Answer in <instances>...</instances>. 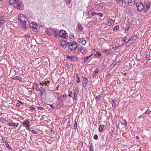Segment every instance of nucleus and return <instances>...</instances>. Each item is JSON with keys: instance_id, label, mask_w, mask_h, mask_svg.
<instances>
[{"instance_id": "4be33fe9", "label": "nucleus", "mask_w": 151, "mask_h": 151, "mask_svg": "<svg viewBox=\"0 0 151 151\" xmlns=\"http://www.w3.org/2000/svg\"><path fill=\"white\" fill-rule=\"evenodd\" d=\"M93 146L92 143H91L90 145V151H93Z\"/></svg>"}, {"instance_id": "bf43d9fd", "label": "nucleus", "mask_w": 151, "mask_h": 151, "mask_svg": "<svg viewBox=\"0 0 151 151\" xmlns=\"http://www.w3.org/2000/svg\"><path fill=\"white\" fill-rule=\"evenodd\" d=\"M46 32L49 35H51V32H49V31H46Z\"/></svg>"}, {"instance_id": "8fccbe9b", "label": "nucleus", "mask_w": 151, "mask_h": 151, "mask_svg": "<svg viewBox=\"0 0 151 151\" xmlns=\"http://www.w3.org/2000/svg\"><path fill=\"white\" fill-rule=\"evenodd\" d=\"M14 0H10V3L11 4H14Z\"/></svg>"}, {"instance_id": "2eb2a0df", "label": "nucleus", "mask_w": 151, "mask_h": 151, "mask_svg": "<svg viewBox=\"0 0 151 151\" xmlns=\"http://www.w3.org/2000/svg\"><path fill=\"white\" fill-rule=\"evenodd\" d=\"M145 4L146 5V8L147 10L149 9L150 6V4L147 1H146L145 2Z\"/></svg>"}, {"instance_id": "f03ea898", "label": "nucleus", "mask_w": 151, "mask_h": 151, "mask_svg": "<svg viewBox=\"0 0 151 151\" xmlns=\"http://www.w3.org/2000/svg\"><path fill=\"white\" fill-rule=\"evenodd\" d=\"M14 7L17 9L22 10L24 9V4L22 1H20L19 3L17 4H15Z\"/></svg>"}, {"instance_id": "e433bc0d", "label": "nucleus", "mask_w": 151, "mask_h": 151, "mask_svg": "<svg viewBox=\"0 0 151 151\" xmlns=\"http://www.w3.org/2000/svg\"><path fill=\"white\" fill-rule=\"evenodd\" d=\"M19 1H19V0H14V6L15 4H18V3L19 2Z\"/></svg>"}, {"instance_id": "c85d7f7f", "label": "nucleus", "mask_w": 151, "mask_h": 151, "mask_svg": "<svg viewBox=\"0 0 151 151\" xmlns=\"http://www.w3.org/2000/svg\"><path fill=\"white\" fill-rule=\"evenodd\" d=\"M119 26L116 25L114 27V28L113 29V30L114 31H115V30L119 29Z\"/></svg>"}, {"instance_id": "5fc2aeb1", "label": "nucleus", "mask_w": 151, "mask_h": 151, "mask_svg": "<svg viewBox=\"0 0 151 151\" xmlns=\"http://www.w3.org/2000/svg\"><path fill=\"white\" fill-rule=\"evenodd\" d=\"M100 95H98V96H96V98L98 99H100Z\"/></svg>"}, {"instance_id": "7ed1b4c3", "label": "nucleus", "mask_w": 151, "mask_h": 151, "mask_svg": "<svg viewBox=\"0 0 151 151\" xmlns=\"http://www.w3.org/2000/svg\"><path fill=\"white\" fill-rule=\"evenodd\" d=\"M18 19L20 23L23 22L27 20V18L22 14H20L18 15Z\"/></svg>"}, {"instance_id": "473e14b6", "label": "nucleus", "mask_w": 151, "mask_h": 151, "mask_svg": "<svg viewBox=\"0 0 151 151\" xmlns=\"http://www.w3.org/2000/svg\"><path fill=\"white\" fill-rule=\"evenodd\" d=\"M97 14V13H96V12L93 11L92 12H91V15L92 16H94L95 15H96Z\"/></svg>"}, {"instance_id": "2f4dec72", "label": "nucleus", "mask_w": 151, "mask_h": 151, "mask_svg": "<svg viewBox=\"0 0 151 151\" xmlns=\"http://www.w3.org/2000/svg\"><path fill=\"white\" fill-rule=\"evenodd\" d=\"M103 52L106 55H110V52L109 50H105Z\"/></svg>"}, {"instance_id": "f8f14e48", "label": "nucleus", "mask_w": 151, "mask_h": 151, "mask_svg": "<svg viewBox=\"0 0 151 151\" xmlns=\"http://www.w3.org/2000/svg\"><path fill=\"white\" fill-rule=\"evenodd\" d=\"M136 40V39L135 38H133V37H132L128 40V42H129L130 44H132L133 42L135 41Z\"/></svg>"}, {"instance_id": "a19ab883", "label": "nucleus", "mask_w": 151, "mask_h": 151, "mask_svg": "<svg viewBox=\"0 0 151 151\" xmlns=\"http://www.w3.org/2000/svg\"><path fill=\"white\" fill-rule=\"evenodd\" d=\"M86 43V41L85 40H84L83 41H82L81 42V44L82 45H85Z\"/></svg>"}, {"instance_id": "6e6552de", "label": "nucleus", "mask_w": 151, "mask_h": 151, "mask_svg": "<svg viewBox=\"0 0 151 151\" xmlns=\"http://www.w3.org/2000/svg\"><path fill=\"white\" fill-rule=\"evenodd\" d=\"M38 91L40 92V94H41L40 96L41 98H42V95H43V93L44 94L46 92V91L45 89L44 88L42 87L39 88V89L38 90Z\"/></svg>"}, {"instance_id": "f257e3e1", "label": "nucleus", "mask_w": 151, "mask_h": 151, "mask_svg": "<svg viewBox=\"0 0 151 151\" xmlns=\"http://www.w3.org/2000/svg\"><path fill=\"white\" fill-rule=\"evenodd\" d=\"M65 32V31L63 29H61L58 32V37L64 38V39H62L61 40L60 44L61 46L63 47L64 49L66 48V40L65 39H65H66V33Z\"/></svg>"}, {"instance_id": "6e6d98bb", "label": "nucleus", "mask_w": 151, "mask_h": 151, "mask_svg": "<svg viewBox=\"0 0 151 151\" xmlns=\"http://www.w3.org/2000/svg\"><path fill=\"white\" fill-rule=\"evenodd\" d=\"M91 10L89 11L88 12V15H90V14L91 15Z\"/></svg>"}, {"instance_id": "680f3d73", "label": "nucleus", "mask_w": 151, "mask_h": 151, "mask_svg": "<svg viewBox=\"0 0 151 151\" xmlns=\"http://www.w3.org/2000/svg\"><path fill=\"white\" fill-rule=\"evenodd\" d=\"M129 27H128L127 28H126L125 29V30L126 31H127L128 30Z\"/></svg>"}, {"instance_id": "052dcab7", "label": "nucleus", "mask_w": 151, "mask_h": 151, "mask_svg": "<svg viewBox=\"0 0 151 151\" xmlns=\"http://www.w3.org/2000/svg\"><path fill=\"white\" fill-rule=\"evenodd\" d=\"M72 92H70V93L68 94V96L70 97H71V95L72 94Z\"/></svg>"}, {"instance_id": "f704fd0d", "label": "nucleus", "mask_w": 151, "mask_h": 151, "mask_svg": "<svg viewBox=\"0 0 151 151\" xmlns=\"http://www.w3.org/2000/svg\"><path fill=\"white\" fill-rule=\"evenodd\" d=\"M78 27L79 30H82V27L80 23L78 24Z\"/></svg>"}, {"instance_id": "a878e982", "label": "nucleus", "mask_w": 151, "mask_h": 151, "mask_svg": "<svg viewBox=\"0 0 151 151\" xmlns=\"http://www.w3.org/2000/svg\"><path fill=\"white\" fill-rule=\"evenodd\" d=\"M24 125L26 126L28 128V129H29V127L30 125L29 124V122H24Z\"/></svg>"}, {"instance_id": "4c0bfd02", "label": "nucleus", "mask_w": 151, "mask_h": 151, "mask_svg": "<svg viewBox=\"0 0 151 151\" xmlns=\"http://www.w3.org/2000/svg\"><path fill=\"white\" fill-rule=\"evenodd\" d=\"M122 45L117 47H113L112 49L114 50H116L119 47H120Z\"/></svg>"}, {"instance_id": "7c9ffc66", "label": "nucleus", "mask_w": 151, "mask_h": 151, "mask_svg": "<svg viewBox=\"0 0 151 151\" xmlns=\"http://www.w3.org/2000/svg\"><path fill=\"white\" fill-rule=\"evenodd\" d=\"M54 35L56 37H58L59 36V32L55 31L54 33Z\"/></svg>"}, {"instance_id": "864d4df0", "label": "nucleus", "mask_w": 151, "mask_h": 151, "mask_svg": "<svg viewBox=\"0 0 151 151\" xmlns=\"http://www.w3.org/2000/svg\"><path fill=\"white\" fill-rule=\"evenodd\" d=\"M2 141H3L4 142H5V143L7 142L6 140L4 138H2Z\"/></svg>"}, {"instance_id": "e2e57ef3", "label": "nucleus", "mask_w": 151, "mask_h": 151, "mask_svg": "<svg viewBox=\"0 0 151 151\" xmlns=\"http://www.w3.org/2000/svg\"><path fill=\"white\" fill-rule=\"evenodd\" d=\"M116 63L115 62H114L111 65H113L114 66L116 65Z\"/></svg>"}, {"instance_id": "bb28decb", "label": "nucleus", "mask_w": 151, "mask_h": 151, "mask_svg": "<svg viewBox=\"0 0 151 151\" xmlns=\"http://www.w3.org/2000/svg\"><path fill=\"white\" fill-rule=\"evenodd\" d=\"M8 124L10 126H14L16 125V124L15 123H9Z\"/></svg>"}, {"instance_id": "774afa93", "label": "nucleus", "mask_w": 151, "mask_h": 151, "mask_svg": "<svg viewBox=\"0 0 151 151\" xmlns=\"http://www.w3.org/2000/svg\"><path fill=\"white\" fill-rule=\"evenodd\" d=\"M80 143H81V147H82V146H83V143L82 141H81V142Z\"/></svg>"}, {"instance_id": "de8ad7c7", "label": "nucleus", "mask_w": 151, "mask_h": 151, "mask_svg": "<svg viewBox=\"0 0 151 151\" xmlns=\"http://www.w3.org/2000/svg\"><path fill=\"white\" fill-rule=\"evenodd\" d=\"M84 40L85 39L83 38H80L78 39L81 42L83 41V40Z\"/></svg>"}, {"instance_id": "69168bd1", "label": "nucleus", "mask_w": 151, "mask_h": 151, "mask_svg": "<svg viewBox=\"0 0 151 151\" xmlns=\"http://www.w3.org/2000/svg\"><path fill=\"white\" fill-rule=\"evenodd\" d=\"M111 24V23H110V22L109 21V22H108V25L109 26H110L111 25V24Z\"/></svg>"}, {"instance_id": "9b49d317", "label": "nucleus", "mask_w": 151, "mask_h": 151, "mask_svg": "<svg viewBox=\"0 0 151 151\" xmlns=\"http://www.w3.org/2000/svg\"><path fill=\"white\" fill-rule=\"evenodd\" d=\"M27 20L23 22L20 23V24L21 25L22 27V28H26L28 25L27 24Z\"/></svg>"}, {"instance_id": "0eeeda50", "label": "nucleus", "mask_w": 151, "mask_h": 151, "mask_svg": "<svg viewBox=\"0 0 151 151\" xmlns=\"http://www.w3.org/2000/svg\"><path fill=\"white\" fill-rule=\"evenodd\" d=\"M76 58L74 56L67 55V59L71 61H74L76 60Z\"/></svg>"}, {"instance_id": "49530a36", "label": "nucleus", "mask_w": 151, "mask_h": 151, "mask_svg": "<svg viewBox=\"0 0 151 151\" xmlns=\"http://www.w3.org/2000/svg\"><path fill=\"white\" fill-rule=\"evenodd\" d=\"M98 14H97V15H99L101 17H103V14L101 13H97Z\"/></svg>"}, {"instance_id": "20e7f679", "label": "nucleus", "mask_w": 151, "mask_h": 151, "mask_svg": "<svg viewBox=\"0 0 151 151\" xmlns=\"http://www.w3.org/2000/svg\"><path fill=\"white\" fill-rule=\"evenodd\" d=\"M69 43L70 44L71 48L72 49L73 52H75L78 47L77 43L76 42H70Z\"/></svg>"}, {"instance_id": "603ef678", "label": "nucleus", "mask_w": 151, "mask_h": 151, "mask_svg": "<svg viewBox=\"0 0 151 151\" xmlns=\"http://www.w3.org/2000/svg\"><path fill=\"white\" fill-rule=\"evenodd\" d=\"M132 37H133V38H135V39L136 40L137 39V35H134V36H132Z\"/></svg>"}, {"instance_id": "79ce46f5", "label": "nucleus", "mask_w": 151, "mask_h": 151, "mask_svg": "<svg viewBox=\"0 0 151 151\" xmlns=\"http://www.w3.org/2000/svg\"><path fill=\"white\" fill-rule=\"evenodd\" d=\"M32 132L35 134H37V132L36 131H35L34 130H31Z\"/></svg>"}, {"instance_id": "338daca9", "label": "nucleus", "mask_w": 151, "mask_h": 151, "mask_svg": "<svg viewBox=\"0 0 151 151\" xmlns=\"http://www.w3.org/2000/svg\"><path fill=\"white\" fill-rule=\"evenodd\" d=\"M38 108L39 109H40V110H41V109H42V107H41V106H39V107H38Z\"/></svg>"}, {"instance_id": "b1692460", "label": "nucleus", "mask_w": 151, "mask_h": 151, "mask_svg": "<svg viewBox=\"0 0 151 151\" xmlns=\"http://www.w3.org/2000/svg\"><path fill=\"white\" fill-rule=\"evenodd\" d=\"M150 56L149 54H147L146 55V58L147 61H149L150 59Z\"/></svg>"}, {"instance_id": "412c9836", "label": "nucleus", "mask_w": 151, "mask_h": 151, "mask_svg": "<svg viewBox=\"0 0 151 151\" xmlns=\"http://www.w3.org/2000/svg\"><path fill=\"white\" fill-rule=\"evenodd\" d=\"M86 50V49H84L83 47H81V50H80V52L81 53H84V52L86 53V52L85 51Z\"/></svg>"}, {"instance_id": "c756f323", "label": "nucleus", "mask_w": 151, "mask_h": 151, "mask_svg": "<svg viewBox=\"0 0 151 151\" xmlns=\"http://www.w3.org/2000/svg\"><path fill=\"white\" fill-rule=\"evenodd\" d=\"M116 2H117L120 4H123V0H116Z\"/></svg>"}, {"instance_id": "c9c22d12", "label": "nucleus", "mask_w": 151, "mask_h": 151, "mask_svg": "<svg viewBox=\"0 0 151 151\" xmlns=\"http://www.w3.org/2000/svg\"><path fill=\"white\" fill-rule=\"evenodd\" d=\"M77 78V82L78 83H79L80 82V79L78 76H76Z\"/></svg>"}, {"instance_id": "a18cd8bd", "label": "nucleus", "mask_w": 151, "mask_h": 151, "mask_svg": "<svg viewBox=\"0 0 151 151\" xmlns=\"http://www.w3.org/2000/svg\"><path fill=\"white\" fill-rule=\"evenodd\" d=\"M109 21L110 22V23H111V24H112L114 23V20H111V19H109Z\"/></svg>"}, {"instance_id": "ddd939ff", "label": "nucleus", "mask_w": 151, "mask_h": 151, "mask_svg": "<svg viewBox=\"0 0 151 151\" xmlns=\"http://www.w3.org/2000/svg\"><path fill=\"white\" fill-rule=\"evenodd\" d=\"M68 46V49H67V51L69 52H70L71 51L73 50L71 48V46L70 45V44L69 43V42H67V47Z\"/></svg>"}, {"instance_id": "393cba45", "label": "nucleus", "mask_w": 151, "mask_h": 151, "mask_svg": "<svg viewBox=\"0 0 151 151\" xmlns=\"http://www.w3.org/2000/svg\"><path fill=\"white\" fill-rule=\"evenodd\" d=\"M94 56L99 57L101 56V54L100 53L99 51H97L96 54L94 55Z\"/></svg>"}, {"instance_id": "ea45409f", "label": "nucleus", "mask_w": 151, "mask_h": 151, "mask_svg": "<svg viewBox=\"0 0 151 151\" xmlns=\"http://www.w3.org/2000/svg\"><path fill=\"white\" fill-rule=\"evenodd\" d=\"M73 37H74V36L73 35H69V36L68 38L70 39H73Z\"/></svg>"}, {"instance_id": "f3484780", "label": "nucleus", "mask_w": 151, "mask_h": 151, "mask_svg": "<svg viewBox=\"0 0 151 151\" xmlns=\"http://www.w3.org/2000/svg\"><path fill=\"white\" fill-rule=\"evenodd\" d=\"M66 98V95H63L59 97V99L60 100L62 101H64Z\"/></svg>"}, {"instance_id": "39448f33", "label": "nucleus", "mask_w": 151, "mask_h": 151, "mask_svg": "<svg viewBox=\"0 0 151 151\" xmlns=\"http://www.w3.org/2000/svg\"><path fill=\"white\" fill-rule=\"evenodd\" d=\"M136 6L137 7V10L138 11H142L144 8V6L141 2L139 3H136Z\"/></svg>"}, {"instance_id": "dca6fc26", "label": "nucleus", "mask_w": 151, "mask_h": 151, "mask_svg": "<svg viewBox=\"0 0 151 151\" xmlns=\"http://www.w3.org/2000/svg\"><path fill=\"white\" fill-rule=\"evenodd\" d=\"M35 25L33 24H30V25H29L30 27H31L33 31H35V32H37L38 31L37 28L35 27L32 26V25Z\"/></svg>"}, {"instance_id": "4d7b16f0", "label": "nucleus", "mask_w": 151, "mask_h": 151, "mask_svg": "<svg viewBox=\"0 0 151 151\" xmlns=\"http://www.w3.org/2000/svg\"><path fill=\"white\" fill-rule=\"evenodd\" d=\"M50 106L51 107V108L53 109H54L55 108V107L54 106H53L52 104H51L50 105Z\"/></svg>"}, {"instance_id": "a211bd4d", "label": "nucleus", "mask_w": 151, "mask_h": 151, "mask_svg": "<svg viewBox=\"0 0 151 151\" xmlns=\"http://www.w3.org/2000/svg\"><path fill=\"white\" fill-rule=\"evenodd\" d=\"M92 54H91L90 55L85 57L84 59V63H85L89 58L92 56Z\"/></svg>"}, {"instance_id": "aec40b11", "label": "nucleus", "mask_w": 151, "mask_h": 151, "mask_svg": "<svg viewBox=\"0 0 151 151\" xmlns=\"http://www.w3.org/2000/svg\"><path fill=\"white\" fill-rule=\"evenodd\" d=\"M121 124L122 125L124 126V127H126L127 126V123L125 120H123L121 122Z\"/></svg>"}, {"instance_id": "1a4fd4ad", "label": "nucleus", "mask_w": 151, "mask_h": 151, "mask_svg": "<svg viewBox=\"0 0 151 151\" xmlns=\"http://www.w3.org/2000/svg\"><path fill=\"white\" fill-rule=\"evenodd\" d=\"M99 71V68H97L96 70L93 72V78H96L97 76V74Z\"/></svg>"}, {"instance_id": "4468645a", "label": "nucleus", "mask_w": 151, "mask_h": 151, "mask_svg": "<svg viewBox=\"0 0 151 151\" xmlns=\"http://www.w3.org/2000/svg\"><path fill=\"white\" fill-rule=\"evenodd\" d=\"M104 125H101L99 126V131L100 132L102 133L104 131L103 130Z\"/></svg>"}, {"instance_id": "09e8293b", "label": "nucleus", "mask_w": 151, "mask_h": 151, "mask_svg": "<svg viewBox=\"0 0 151 151\" xmlns=\"http://www.w3.org/2000/svg\"><path fill=\"white\" fill-rule=\"evenodd\" d=\"M127 39V38L126 37H124L122 39V41L124 42Z\"/></svg>"}, {"instance_id": "5701e85b", "label": "nucleus", "mask_w": 151, "mask_h": 151, "mask_svg": "<svg viewBox=\"0 0 151 151\" xmlns=\"http://www.w3.org/2000/svg\"><path fill=\"white\" fill-rule=\"evenodd\" d=\"M110 101L111 102H112V106L113 108H115L116 107V103L115 101H114L113 100L111 99Z\"/></svg>"}, {"instance_id": "6ab92c4d", "label": "nucleus", "mask_w": 151, "mask_h": 151, "mask_svg": "<svg viewBox=\"0 0 151 151\" xmlns=\"http://www.w3.org/2000/svg\"><path fill=\"white\" fill-rule=\"evenodd\" d=\"M13 79L14 80H18L19 81V82H22V80L21 78L19 76H16L13 78Z\"/></svg>"}, {"instance_id": "0e129e2a", "label": "nucleus", "mask_w": 151, "mask_h": 151, "mask_svg": "<svg viewBox=\"0 0 151 151\" xmlns=\"http://www.w3.org/2000/svg\"><path fill=\"white\" fill-rule=\"evenodd\" d=\"M17 106L19 107L20 106V104L19 103H17L16 104Z\"/></svg>"}, {"instance_id": "37998d69", "label": "nucleus", "mask_w": 151, "mask_h": 151, "mask_svg": "<svg viewBox=\"0 0 151 151\" xmlns=\"http://www.w3.org/2000/svg\"><path fill=\"white\" fill-rule=\"evenodd\" d=\"M98 136L96 134L95 135L93 136V138L95 139H97L98 138Z\"/></svg>"}, {"instance_id": "423d86ee", "label": "nucleus", "mask_w": 151, "mask_h": 151, "mask_svg": "<svg viewBox=\"0 0 151 151\" xmlns=\"http://www.w3.org/2000/svg\"><path fill=\"white\" fill-rule=\"evenodd\" d=\"M124 1L126 4H128L131 6L134 5V0H123Z\"/></svg>"}, {"instance_id": "cd10ccee", "label": "nucleus", "mask_w": 151, "mask_h": 151, "mask_svg": "<svg viewBox=\"0 0 151 151\" xmlns=\"http://www.w3.org/2000/svg\"><path fill=\"white\" fill-rule=\"evenodd\" d=\"M0 121L3 123H4L5 122H7V120L4 119L3 117L0 118Z\"/></svg>"}, {"instance_id": "72a5a7b5", "label": "nucleus", "mask_w": 151, "mask_h": 151, "mask_svg": "<svg viewBox=\"0 0 151 151\" xmlns=\"http://www.w3.org/2000/svg\"><path fill=\"white\" fill-rule=\"evenodd\" d=\"M5 145L9 149L11 148V147L9 146L8 143L7 142L5 143Z\"/></svg>"}, {"instance_id": "9d476101", "label": "nucleus", "mask_w": 151, "mask_h": 151, "mask_svg": "<svg viewBox=\"0 0 151 151\" xmlns=\"http://www.w3.org/2000/svg\"><path fill=\"white\" fill-rule=\"evenodd\" d=\"M88 82V79L86 78L83 77L82 81L83 85V86H86Z\"/></svg>"}, {"instance_id": "3c124183", "label": "nucleus", "mask_w": 151, "mask_h": 151, "mask_svg": "<svg viewBox=\"0 0 151 151\" xmlns=\"http://www.w3.org/2000/svg\"><path fill=\"white\" fill-rule=\"evenodd\" d=\"M125 43H126L125 45H126V46H129V45L130 44L129 43V42H128V41H127V42H126Z\"/></svg>"}, {"instance_id": "13d9d810", "label": "nucleus", "mask_w": 151, "mask_h": 151, "mask_svg": "<svg viewBox=\"0 0 151 151\" xmlns=\"http://www.w3.org/2000/svg\"><path fill=\"white\" fill-rule=\"evenodd\" d=\"M30 109L32 110H33L35 109V108L34 107L32 106L30 107Z\"/></svg>"}, {"instance_id": "58836bf2", "label": "nucleus", "mask_w": 151, "mask_h": 151, "mask_svg": "<svg viewBox=\"0 0 151 151\" xmlns=\"http://www.w3.org/2000/svg\"><path fill=\"white\" fill-rule=\"evenodd\" d=\"M74 127L75 129H76L77 127V124L76 121L74 123Z\"/></svg>"}, {"instance_id": "c03bdc74", "label": "nucleus", "mask_w": 151, "mask_h": 151, "mask_svg": "<svg viewBox=\"0 0 151 151\" xmlns=\"http://www.w3.org/2000/svg\"><path fill=\"white\" fill-rule=\"evenodd\" d=\"M151 111L148 110V109H147L145 113H144L143 114H147L149 113H150Z\"/></svg>"}]
</instances>
